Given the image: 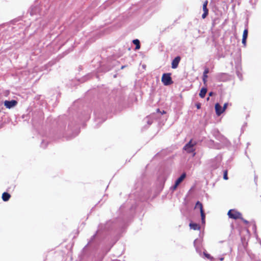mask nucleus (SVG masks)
<instances>
[{
  "mask_svg": "<svg viewBox=\"0 0 261 261\" xmlns=\"http://www.w3.org/2000/svg\"><path fill=\"white\" fill-rule=\"evenodd\" d=\"M10 198V195L7 192H4L2 195V199L4 201H7Z\"/></svg>",
  "mask_w": 261,
  "mask_h": 261,
  "instance_id": "obj_14",
  "label": "nucleus"
},
{
  "mask_svg": "<svg viewBox=\"0 0 261 261\" xmlns=\"http://www.w3.org/2000/svg\"><path fill=\"white\" fill-rule=\"evenodd\" d=\"M207 92L206 88L203 87L201 88L199 93V96L201 98H204Z\"/></svg>",
  "mask_w": 261,
  "mask_h": 261,
  "instance_id": "obj_13",
  "label": "nucleus"
},
{
  "mask_svg": "<svg viewBox=\"0 0 261 261\" xmlns=\"http://www.w3.org/2000/svg\"><path fill=\"white\" fill-rule=\"evenodd\" d=\"M203 253H204V256H205L207 258L209 259V258H211V255H210V254H208V253H206V252H204Z\"/></svg>",
  "mask_w": 261,
  "mask_h": 261,
  "instance_id": "obj_26",
  "label": "nucleus"
},
{
  "mask_svg": "<svg viewBox=\"0 0 261 261\" xmlns=\"http://www.w3.org/2000/svg\"><path fill=\"white\" fill-rule=\"evenodd\" d=\"M110 222H108L106 224H100L99 226H98V230H97V231L96 232V233L93 234L90 238V240L89 241L87 246H88V245H89L92 242H93V241L95 239L96 235L99 233L100 232V231H101V230L102 229H105V230H109V224H110Z\"/></svg>",
  "mask_w": 261,
  "mask_h": 261,
  "instance_id": "obj_2",
  "label": "nucleus"
},
{
  "mask_svg": "<svg viewBox=\"0 0 261 261\" xmlns=\"http://www.w3.org/2000/svg\"><path fill=\"white\" fill-rule=\"evenodd\" d=\"M248 29H246L244 30L243 34V38H246L247 39L248 36Z\"/></svg>",
  "mask_w": 261,
  "mask_h": 261,
  "instance_id": "obj_20",
  "label": "nucleus"
},
{
  "mask_svg": "<svg viewBox=\"0 0 261 261\" xmlns=\"http://www.w3.org/2000/svg\"><path fill=\"white\" fill-rule=\"evenodd\" d=\"M201 217V222L202 224H205V214L204 212V211H201V212H200Z\"/></svg>",
  "mask_w": 261,
  "mask_h": 261,
  "instance_id": "obj_18",
  "label": "nucleus"
},
{
  "mask_svg": "<svg viewBox=\"0 0 261 261\" xmlns=\"http://www.w3.org/2000/svg\"><path fill=\"white\" fill-rule=\"evenodd\" d=\"M189 226L191 229L193 230H199L200 229V226L198 224L194 223H190Z\"/></svg>",
  "mask_w": 261,
  "mask_h": 261,
  "instance_id": "obj_11",
  "label": "nucleus"
},
{
  "mask_svg": "<svg viewBox=\"0 0 261 261\" xmlns=\"http://www.w3.org/2000/svg\"><path fill=\"white\" fill-rule=\"evenodd\" d=\"M162 82L165 86H169L173 83L170 73H164L162 77Z\"/></svg>",
  "mask_w": 261,
  "mask_h": 261,
  "instance_id": "obj_3",
  "label": "nucleus"
},
{
  "mask_svg": "<svg viewBox=\"0 0 261 261\" xmlns=\"http://www.w3.org/2000/svg\"><path fill=\"white\" fill-rule=\"evenodd\" d=\"M221 161L222 156L221 155H217L212 161V167L213 169H216L220 165Z\"/></svg>",
  "mask_w": 261,
  "mask_h": 261,
  "instance_id": "obj_5",
  "label": "nucleus"
},
{
  "mask_svg": "<svg viewBox=\"0 0 261 261\" xmlns=\"http://www.w3.org/2000/svg\"><path fill=\"white\" fill-rule=\"evenodd\" d=\"M186 176V173H183L179 177H178L175 181V183L179 185L185 179Z\"/></svg>",
  "mask_w": 261,
  "mask_h": 261,
  "instance_id": "obj_10",
  "label": "nucleus"
},
{
  "mask_svg": "<svg viewBox=\"0 0 261 261\" xmlns=\"http://www.w3.org/2000/svg\"><path fill=\"white\" fill-rule=\"evenodd\" d=\"M241 68L239 67V66H237L236 67V73H237V75L238 76V77L239 78V79L242 81V79H243V75H242V74L241 72Z\"/></svg>",
  "mask_w": 261,
  "mask_h": 261,
  "instance_id": "obj_12",
  "label": "nucleus"
},
{
  "mask_svg": "<svg viewBox=\"0 0 261 261\" xmlns=\"http://www.w3.org/2000/svg\"><path fill=\"white\" fill-rule=\"evenodd\" d=\"M215 110L218 116H220L224 112V109H222V107L218 103L215 105Z\"/></svg>",
  "mask_w": 261,
  "mask_h": 261,
  "instance_id": "obj_8",
  "label": "nucleus"
},
{
  "mask_svg": "<svg viewBox=\"0 0 261 261\" xmlns=\"http://www.w3.org/2000/svg\"><path fill=\"white\" fill-rule=\"evenodd\" d=\"M39 10V8L38 7H37V6L32 7L29 10V13L31 16H33V15L36 14L37 12H38Z\"/></svg>",
  "mask_w": 261,
  "mask_h": 261,
  "instance_id": "obj_9",
  "label": "nucleus"
},
{
  "mask_svg": "<svg viewBox=\"0 0 261 261\" xmlns=\"http://www.w3.org/2000/svg\"><path fill=\"white\" fill-rule=\"evenodd\" d=\"M17 104V101L15 100H11L10 101L5 100L4 101V106L8 109H11Z\"/></svg>",
  "mask_w": 261,
  "mask_h": 261,
  "instance_id": "obj_6",
  "label": "nucleus"
},
{
  "mask_svg": "<svg viewBox=\"0 0 261 261\" xmlns=\"http://www.w3.org/2000/svg\"><path fill=\"white\" fill-rule=\"evenodd\" d=\"M227 105L228 103H225L224 106H223V107L222 108V109H224V111H225V110L227 108Z\"/></svg>",
  "mask_w": 261,
  "mask_h": 261,
  "instance_id": "obj_30",
  "label": "nucleus"
},
{
  "mask_svg": "<svg viewBox=\"0 0 261 261\" xmlns=\"http://www.w3.org/2000/svg\"><path fill=\"white\" fill-rule=\"evenodd\" d=\"M47 146V144L45 142L44 140H43L41 143V146L42 148H45Z\"/></svg>",
  "mask_w": 261,
  "mask_h": 261,
  "instance_id": "obj_24",
  "label": "nucleus"
},
{
  "mask_svg": "<svg viewBox=\"0 0 261 261\" xmlns=\"http://www.w3.org/2000/svg\"><path fill=\"white\" fill-rule=\"evenodd\" d=\"M200 241L198 239H195L194 241V245L197 251H198V249L200 248Z\"/></svg>",
  "mask_w": 261,
  "mask_h": 261,
  "instance_id": "obj_16",
  "label": "nucleus"
},
{
  "mask_svg": "<svg viewBox=\"0 0 261 261\" xmlns=\"http://www.w3.org/2000/svg\"><path fill=\"white\" fill-rule=\"evenodd\" d=\"M240 219L241 220H242L243 221V222L245 224H248L249 222H248L247 220H245V219H243L242 217V218H240Z\"/></svg>",
  "mask_w": 261,
  "mask_h": 261,
  "instance_id": "obj_28",
  "label": "nucleus"
},
{
  "mask_svg": "<svg viewBox=\"0 0 261 261\" xmlns=\"http://www.w3.org/2000/svg\"><path fill=\"white\" fill-rule=\"evenodd\" d=\"M178 186V185L175 183L174 185L170 188V190L172 191H174L175 190H176Z\"/></svg>",
  "mask_w": 261,
  "mask_h": 261,
  "instance_id": "obj_23",
  "label": "nucleus"
},
{
  "mask_svg": "<svg viewBox=\"0 0 261 261\" xmlns=\"http://www.w3.org/2000/svg\"><path fill=\"white\" fill-rule=\"evenodd\" d=\"M195 208H199L200 212H201V211H203V205L202 203H201L200 201H198L195 204Z\"/></svg>",
  "mask_w": 261,
  "mask_h": 261,
  "instance_id": "obj_15",
  "label": "nucleus"
},
{
  "mask_svg": "<svg viewBox=\"0 0 261 261\" xmlns=\"http://www.w3.org/2000/svg\"><path fill=\"white\" fill-rule=\"evenodd\" d=\"M197 144L196 141H193L191 140L188 143H187L184 147V149L188 153H193V156H194L196 154L195 152V149L194 146Z\"/></svg>",
  "mask_w": 261,
  "mask_h": 261,
  "instance_id": "obj_1",
  "label": "nucleus"
},
{
  "mask_svg": "<svg viewBox=\"0 0 261 261\" xmlns=\"http://www.w3.org/2000/svg\"><path fill=\"white\" fill-rule=\"evenodd\" d=\"M227 215L229 218L235 220L242 218V214L235 210H230L228 211Z\"/></svg>",
  "mask_w": 261,
  "mask_h": 261,
  "instance_id": "obj_4",
  "label": "nucleus"
},
{
  "mask_svg": "<svg viewBox=\"0 0 261 261\" xmlns=\"http://www.w3.org/2000/svg\"><path fill=\"white\" fill-rule=\"evenodd\" d=\"M207 1H205L203 4V11H208V10L207 8Z\"/></svg>",
  "mask_w": 261,
  "mask_h": 261,
  "instance_id": "obj_21",
  "label": "nucleus"
},
{
  "mask_svg": "<svg viewBox=\"0 0 261 261\" xmlns=\"http://www.w3.org/2000/svg\"><path fill=\"white\" fill-rule=\"evenodd\" d=\"M223 259H224V258H223V257H222V258H221L220 259V260L221 261H222Z\"/></svg>",
  "mask_w": 261,
  "mask_h": 261,
  "instance_id": "obj_33",
  "label": "nucleus"
},
{
  "mask_svg": "<svg viewBox=\"0 0 261 261\" xmlns=\"http://www.w3.org/2000/svg\"><path fill=\"white\" fill-rule=\"evenodd\" d=\"M180 60V57L179 56L176 57L172 62V68L175 69L178 67V64Z\"/></svg>",
  "mask_w": 261,
  "mask_h": 261,
  "instance_id": "obj_7",
  "label": "nucleus"
},
{
  "mask_svg": "<svg viewBox=\"0 0 261 261\" xmlns=\"http://www.w3.org/2000/svg\"><path fill=\"white\" fill-rule=\"evenodd\" d=\"M208 11H203V13L202 15V18L203 19L205 18L206 16L208 15Z\"/></svg>",
  "mask_w": 261,
  "mask_h": 261,
  "instance_id": "obj_25",
  "label": "nucleus"
},
{
  "mask_svg": "<svg viewBox=\"0 0 261 261\" xmlns=\"http://www.w3.org/2000/svg\"><path fill=\"white\" fill-rule=\"evenodd\" d=\"M133 42L135 45H136V49H138L140 48V41L138 39L134 40Z\"/></svg>",
  "mask_w": 261,
  "mask_h": 261,
  "instance_id": "obj_17",
  "label": "nucleus"
},
{
  "mask_svg": "<svg viewBox=\"0 0 261 261\" xmlns=\"http://www.w3.org/2000/svg\"><path fill=\"white\" fill-rule=\"evenodd\" d=\"M124 67H125V66H121V69H123V68H124Z\"/></svg>",
  "mask_w": 261,
  "mask_h": 261,
  "instance_id": "obj_34",
  "label": "nucleus"
},
{
  "mask_svg": "<svg viewBox=\"0 0 261 261\" xmlns=\"http://www.w3.org/2000/svg\"><path fill=\"white\" fill-rule=\"evenodd\" d=\"M196 106L198 109H199L200 108L201 105L200 103H197Z\"/></svg>",
  "mask_w": 261,
  "mask_h": 261,
  "instance_id": "obj_31",
  "label": "nucleus"
},
{
  "mask_svg": "<svg viewBox=\"0 0 261 261\" xmlns=\"http://www.w3.org/2000/svg\"><path fill=\"white\" fill-rule=\"evenodd\" d=\"M208 70L207 69H205L203 72V81L204 83L206 82V79L207 77V73H208Z\"/></svg>",
  "mask_w": 261,
  "mask_h": 261,
  "instance_id": "obj_19",
  "label": "nucleus"
},
{
  "mask_svg": "<svg viewBox=\"0 0 261 261\" xmlns=\"http://www.w3.org/2000/svg\"><path fill=\"white\" fill-rule=\"evenodd\" d=\"M246 38H242V44L244 45V46H246Z\"/></svg>",
  "mask_w": 261,
  "mask_h": 261,
  "instance_id": "obj_27",
  "label": "nucleus"
},
{
  "mask_svg": "<svg viewBox=\"0 0 261 261\" xmlns=\"http://www.w3.org/2000/svg\"><path fill=\"white\" fill-rule=\"evenodd\" d=\"M213 95V92H211L209 93V96H212Z\"/></svg>",
  "mask_w": 261,
  "mask_h": 261,
  "instance_id": "obj_32",
  "label": "nucleus"
},
{
  "mask_svg": "<svg viewBox=\"0 0 261 261\" xmlns=\"http://www.w3.org/2000/svg\"><path fill=\"white\" fill-rule=\"evenodd\" d=\"M146 122H147L149 125H150L151 124H152V120H149V119H148V118H147Z\"/></svg>",
  "mask_w": 261,
  "mask_h": 261,
  "instance_id": "obj_29",
  "label": "nucleus"
},
{
  "mask_svg": "<svg viewBox=\"0 0 261 261\" xmlns=\"http://www.w3.org/2000/svg\"><path fill=\"white\" fill-rule=\"evenodd\" d=\"M260 243V245H261V242Z\"/></svg>",
  "mask_w": 261,
  "mask_h": 261,
  "instance_id": "obj_35",
  "label": "nucleus"
},
{
  "mask_svg": "<svg viewBox=\"0 0 261 261\" xmlns=\"http://www.w3.org/2000/svg\"><path fill=\"white\" fill-rule=\"evenodd\" d=\"M223 178L225 180L228 179L227 171V170H225L224 172Z\"/></svg>",
  "mask_w": 261,
  "mask_h": 261,
  "instance_id": "obj_22",
  "label": "nucleus"
}]
</instances>
